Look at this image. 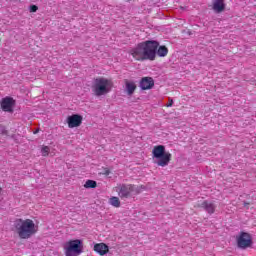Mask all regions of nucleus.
I'll use <instances>...</instances> for the list:
<instances>
[{"mask_svg": "<svg viewBox=\"0 0 256 256\" xmlns=\"http://www.w3.org/2000/svg\"><path fill=\"white\" fill-rule=\"evenodd\" d=\"M136 61H155L158 57H167L169 49L165 45L159 44L156 40H146L140 42L130 51Z\"/></svg>", "mask_w": 256, "mask_h": 256, "instance_id": "nucleus-1", "label": "nucleus"}, {"mask_svg": "<svg viewBox=\"0 0 256 256\" xmlns=\"http://www.w3.org/2000/svg\"><path fill=\"white\" fill-rule=\"evenodd\" d=\"M14 227L20 239H30L37 233V226L31 219L23 220L21 218L14 221Z\"/></svg>", "mask_w": 256, "mask_h": 256, "instance_id": "nucleus-2", "label": "nucleus"}, {"mask_svg": "<svg viewBox=\"0 0 256 256\" xmlns=\"http://www.w3.org/2000/svg\"><path fill=\"white\" fill-rule=\"evenodd\" d=\"M152 157L154 159V163L158 165V167H167L171 161V153L166 152L164 145L154 146L152 150Z\"/></svg>", "mask_w": 256, "mask_h": 256, "instance_id": "nucleus-3", "label": "nucleus"}, {"mask_svg": "<svg viewBox=\"0 0 256 256\" xmlns=\"http://www.w3.org/2000/svg\"><path fill=\"white\" fill-rule=\"evenodd\" d=\"M113 84L107 78H95L92 85V91L96 97L107 95L111 91Z\"/></svg>", "mask_w": 256, "mask_h": 256, "instance_id": "nucleus-4", "label": "nucleus"}, {"mask_svg": "<svg viewBox=\"0 0 256 256\" xmlns=\"http://www.w3.org/2000/svg\"><path fill=\"white\" fill-rule=\"evenodd\" d=\"M66 256H78L83 253V240L75 239L70 240L64 245Z\"/></svg>", "mask_w": 256, "mask_h": 256, "instance_id": "nucleus-5", "label": "nucleus"}, {"mask_svg": "<svg viewBox=\"0 0 256 256\" xmlns=\"http://www.w3.org/2000/svg\"><path fill=\"white\" fill-rule=\"evenodd\" d=\"M237 245L240 249H249L253 245L251 235L247 232H241L237 238Z\"/></svg>", "mask_w": 256, "mask_h": 256, "instance_id": "nucleus-6", "label": "nucleus"}, {"mask_svg": "<svg viewBox=\"0 0 256 256\" xmlns=\"http://www.w3.org/2000/svg\"><path fill=\"white\" fill-rule=\"evenodd\" d=\"M83 123V116L79 114H73L67 117V124L70 129H74V127H80Z\"/></svg>", "mask_w": 256, "mask_h": 256, "instance_id": "nucleus-7", "label": "nucleus"}, {"mask_svg": "<svg viewBox=\"0 0 256 256\" xmlns=\"http://www.w3.org/2000/svg\"><path fill=\"white\" fill-rule=\"evenodd\" d=\"M2 111L6 113H13V105H15V100L11 97L3 98L0 102Z\"/></svg>", "mask_w": 256, "mask_h": 256, "instance_id": "nucleus-8", "label": "nucleus"}, {"mask_svg": "<svg viewBox=\"0 0 256 256\" xmlns=\"http://www.w3.org/2000/svg\"><path fill=\"white\" fill-rule=\"evenodd\" d=\"M140 89L142 91H148L149 89H153L155 87V80L152 77H143L140 80Z\"/></svg>", "mask_w": 256, "mask_h": 256, "instance_id": "nucleus-9", "label": "nucleus"}, {"mask_svg": "<svg viewBox=\"0 0 256 256\" xmlns=\"http://www.w3.org/2000/svg\"><path fill=\"white\" fill-rule=\"evenodd\" d=\"M94 251L101 256L107 255L109 253V246L105 243H98L94 245Z\"/></svg>", "mask_w": 256, "mask_h": 256, "instance_id": "nucleus-10", "label": "nucleus"}, {"mask_svg": "<svg viewBox=\"0 0 256 256\" xmlns=\"http://www.w3.org/2000/svg\"><path fill=\"white\" fill-rule=\"evenodd\" d=\"M132 191H133V185L123 184L119 190V197H121V198L124 197L125 199H127V197H129V195H131Z\"/></svg>", "mask_w": 256, "mask_h": 256, "instance_id": "nucleus-11", "label": "nucleus"}, {"mask_svg": "<svg viewBox=\"0 0 256 256\" xmlns=\"http://www.w3.org/2000/svg\"><path fill=\"white\" fill-rule=\"evenodd\" d=\"M125 85L127 95H133V93H135V90L137 89V85L135 84V82H129V80H125Z\"/></svg>", "mask_w": 256, "mask_h": 256, "instance_id": "nucleus-12", "label": "nucleus"}, {"mask_svg": "<svg viewBox=\"0 0 256 256\" xmlns=\"http://www.w3.org/2000/svg\"><path fill=\"white\" fill-rule=\"evenodd\" d=\"M200 207H202V209H205V211H207V213H209L210 215L215 213V205L211 202L208 201H204Z\"/></svg>", "mask_w": 256, "mask_h": 256, "instance_id": "nucleus-13", "label": "nucleus"}, {"mask_svg": "<svg viewBox=\"0 0 256 256\" xmlns=\"http://www.w3.org/2000/svg\"><path fill=\"white\" fill-rule=\"evenodd\" d=\"M213 9L215 13H222L225 10V4L223 0H214Z\"/></svg>", "mask_w": 256, "mask_h": 256, "instance_id": "nucleus-14", "label": "nucleus"}, {"mask_svg": "<svg viewBox=\"0 0 256 256\" xmlns=\"http://www.w3.org/2000/svg\"><path fill=\"white\" fill-rule=\"evenodd\" d=\"M85 189H96L97 181L95 180H87L84 184Z\"/></svg>", "mask_w": 256, "mask_h": 256, "instance_id": "nucleus-15", "label": "nucleus"}, {"mask_svg": "<svg viewBox=\"0 0 256 256\" xmlns=\"http://www.w3.org/2000/svg\"><path fill=\"white\" fill-rule=\"evenodd\" d=\"M109 203L112 205V207H121V201L119 200V197H111Z\"/></svg>", "mask_w": 256, "mask_h": 256, "instance_id": "nucleus-16", "label": "nucleus"}, {"mask_svg": "<svg viewBox=\"0 0 256 256\" xmlns=\"http://www.w3.org/2000/svg\"><path fill=\"white\" fill-rule=\"evenodd\" d=\"M49 151H50L49 146L42 147L41 152H42L43 157H47V155H49Z\"/></svg>", "mask_w": 256, "mask_h": 256, "instance_id": "nucleus-17", "label": "nucleus"}, {"mask_svg": "<svg viewBox=\"0 0 256 256\" xmlns=\"http://www.w3.org/2000/svg\"><path fill=\"white\" fill-rule=\"evenodd\" d=\"M39 7H37V5H30L29 7V11L30 13H37Z\"/></svg>", "mask_w": 256, "mask_h": 256, "instance_id": "nucleus-18", "label": "nucleus"}, {"mask_svg": "<svg viewBox=\"0 0 256 256\" xmlns=\"http://www.w3.org/2000/svg\"><path fill=\"white\" fill-rule=\"evenodd\" d=\"M182 33H185L186 35H192L191 30H183Z\"/></svg>", "mask_w": 256, "mask_h": 256, "instance_id": "nucleus-19", "label": "nucleus"}, {"mask_svg": "<svg viewBox=\"0 0 256 256\" xmlns=\"http://www.w3.org/2000/svg\"><path fill=\"white\" fill-rule=\"evenodd\" d=\"M167 107H173V99L169 101V103L166 105Z\"/></svg>", "mask_w": 256, "mask_h": 256, "instance_id": "nucleus-20", "label": "nucleus"}, {"mask_svg": "<svg viewBox=\"0 0 256 256\" xmlns=\"http://www.w3.org/2000/svg\"><path fill=\"white\" fill-rule=\"evenodd\" d=\"M111 173V171H109V169H106L105 171H104V175H109Z\"/></svg>", "mask_w": 256, "mask_h": 256, "instance_id": "nucleus-21", "label": "nucleus"}, {"mask_svg": "<svg viewBox=\"0 0 256 256\" xmlns=\"http://www.w3.org/2000/svg\"><path fill=\"white\" fill-rule=\"evenodd\" d=\"M249 202H244V207H247V209H249Z\"/></svg>", "mask_w": 256, "mask_h": 256, "instance_id": "nucleus-22", "label": "nucleus"}, {"mask_svg": "<svg viewBox=\"0 0 256 256\" xmlns=\"http://www.w3.org/2000/svg\"><path fill=\"white\" fill-rule=\"evenodd\" d=\"M39 133V130L34 131V135H37Z\"/></svg>", "mask_w": 256, "mask_h": 256, "instance_id": "nucleus-23", "label": "nucleus"}]
</instances>
